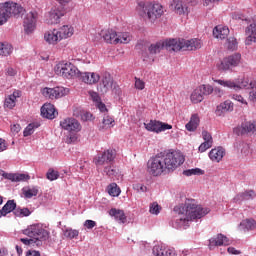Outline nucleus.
I'll return each instance as SVG.
<instances>
[{"label": "nucleus", "mask_w": 256, "mask_h": 256, "mask_svg": "<svg viewBox=\"0 0 256 256\" xmlns=\"http://www.w3.org/2000/svg\"><path fill=\"white\" fill-rule=\"evenodd\" d=\"M183 163H185V156L179 151L160 152L148 160L147 173L152 177H160V175L175 171Z\"/></svg>", "instance_id": "obj_1"}, {"label": "nucleus", "mask_w": 256, "mask_h": 256, "mask_svg": "<svg viewBox=\"0 0 256 256\" xmlns=\"http://www.w3.org/2000/svg\"><path fill=\"white\" fill-rule=\"evenodd\" d=\"M203 43L197 38L190 40H185L183 38H170L164 42H156L152 44L148 51L151 55H157L161 53L163 49L167 51H196V49H201Z\"/></svg>", "instance_id": "obj_2"}, {"label": "nucleus", "mask_w": 256, "mask_h": 256, "mask_svg": "<svg viewBox=\"0 0 256 256\" xmlns=\"http://www.w3.org/2000/svg\"><path fill=\"white\" fill-rule=\"evenodd\" d=\"M174 211L178 213V218L176 219L178 227H185L189 225V221H195L205 217L210 210L209 208H203V206L195 204V202H187L179 208H174Z\"/></svg>", "instance_id": "obj_3"}, {"label": "nucleus", "mask_w": 256, "mask_h": 256, "mask_svg": "<svg viewBox=\"0 0 256 256\" xmlns=\"http://www.w3.org/2000/svg\"><path fill=\"white\" fill-rule=\"evenodd\" d=\"M136 14L144 21L155 23L157 19H161L165 14V8L160 3L149 1H140L136 5Z\"/></svg>", "instance_id": "obj_4"}, {"label": "nucleus", "mask_w": 256, "mask_h": 256, "mask_svg": "<svg viewBox=\"0 0 256 256\" xmlns=\"http://www.w3.org/2000/svg\"><path fill=\"white\" fill-rule=\"evenodd\" d=\"M23 235L30 237L36 242V247H41L43 241L49 239V232L43 228V224H32L22 230Z\"/></svg>", "instance_id": "obj_5"}, {"label": "nucleus", "mask_w": 256, "mask_h": 256, "mask_svg": "<svg viewBox=\"0 0 256 256\" xmlns=\"http://www.w3.org/2000/svg\"><path fill=\"white\" fill-rule=\"evenodd\" d=\"M54 73L58 77H63L64 79H75V77H80L81 72L71 62L60 61L54 66Z\"/></svg>", "instance_id": "obj_6"}, {"label": "nucleus", "mask_w": 256, "mask_h": 256, "mask_svg": "<svg viewBox=\"0 0 256 256\" xmlns=\"http://www.w3.org/2000/svg\"><path fill=\"white\" fill-rule=\"evenodd\" d=\"M0 9L3 10L4 14L8 19L11 17H19V15H23L25 10L23 7L15 2H4L0 4Z\"/></svg>", "instance_id": "obj_7"}, {"label": "nucleus", "mask_w": 256, "mask_h": 256, "mask_svg": "<svg viewBox=\"0 0 256 256\" xmlns=\"http://www.w3.org/2000/svg\"><path fill=\"white\" fill-rule=\"evenodd\" d=\"M37 12L30 11L25 14L23 19V27L26 35H31L37 27Z\"/></svg>", "instance_id": "obj_8"}, {"label": "nucleus", "mask_w": 256, "mask_h": 256, "mask_svg": "<svg viewBox=\"0 0 256 256\" xmlns=\"http://www.w3.org/2000/svg\"><path fill=\"white\" fill-rule=\"evenodd\" d=\"M144 127L147 131L152 133H163V131H168L173 129V126L159 120H150L144 123Z\"/></svg>", "instance_id": "obj_9"}, {"label": "nucleus", "mask_w": 256, "mask_h": 256, "mask_svg": "<svg viewBox=\"0 0 256 256\" xmlns=\"http://www.w3.org/2000/svg\"><path fill=\"white\" fill-rule=\"evenodd\" d=\"M65 13V8L59 6L52 7L46 17L48 25H59L61 17H65Z\"/></svg>", "instance_id": "obj_10"}, {"label": "nucleus", "mask_w": 256, "mask_h": 256, "mask_svg": "<svg viewBox=\"0 0 256 256\" xmlns=\"http://www.w3.org/2000/svg\"><path fill=\"white\" fill-rule=\"evenodd\" d=\"M67 93H69V89L64 87L44 88L42 90V95L48 97V99H61Z\"/></svg>", "instance_id": "obj_11"}, {"label": "nucleus", "mask_w": 256, "mask_h": 256, "mask_svg": "<svg viewBox=\"0 0 256 256\" xmlns=\"http://www.w3.org/2000/svg\"><path fill=\"white\" fill-rule=\"evenodd\" d=\"M60 126L65 131H68L69 133H79L81 131V123L77 121L75 118H65L62 121H60Z\"/></svg>", "instance_id": "obj_12"}, {"label": "nucleus", "mask_w": 256, "mask_h": 256, "mask_svg": "<svg viewBox=\"0 0 256 256\" xmlns=\"http://www.w3.org/2000/svg\"><path fill=\"white\" fill-rule=\"evenodd\" d=\"M214 83H218L222 87H228L229 89H249L251 82L248 79H244L241 83L237 84L231 80H214Z\"/></svg>", "instance_id": "obj_13"}, {"label": "nucleus", "mask_w": 256, "mask_h": 256, "mask_svg": "<svg viewBox=\"0 0 256 256\" xmlns=\"http://www.w3.org/2000/svg\"><path fill=\"white\" fill-rule=\"evenodd\" d=\"M169 7L177 15H189V5L183 0H172Z\"/></svg>", "instance_id": "obj_14"}, {"label": "nucleus", "mask_w": 256, "mask_h": 256, "mask_svg": "<svg viewBox=\"0 0 256 256\" xmlns=\"http://www.w3.org/2000/svg\"><path fill=\"white\" fill-rule=\"evenodd\" d=\"M113 88V77H111V74L104 73L102 76V79L98 85V91L102 93V95H105V93H109L111 89Z\"/></svg>", "instance_id": "obj_15"}, {"label": "nucleus", "mask_w": 256, "mask_h": 256, "mask_svg": "<svg viewBox=\"0 0 256 256\" xmlns=\"http://www.w3.org/2000/svg\"><path fill=\"white\" fill-rule=\"evenodd\" d=\"M100 37L110 45H117V31L111 28H104L99 33Z\"/></svg>", "instance_id": "obj_16"}, {"label": "nucleus", "mask_w": 256, "mask_h": 256, "mask_svg": "<svg viewBox=\"0 0 256 256\" xmlns=\"http://www.w3.org/2000/svg\"><path fill=\"white\" fill-rule=\"evenodd\" d=\"M223 245H231V240L221 233L209 239V249H215V247H221Z\"/></svg>", "instance_id": "obj_17"}, {"label": "nucleus", "mask_w": 256, "mask_h": 256, "mask_svg": "<svg viewBox=\"0 0 256 256\" xmlns=\"http://www.w3.org/2000/svg\"><path fill=\"white\" fill-rule=\"evenodd\" d=\"M79 78L87 85H97L101 80V76L96 72H80Z\"/></svg>", "instance_id": "obj_18"}, {"label": "nucleus", "mask_w": 256, "mask_h": 256, "mask_svg": "<svg viewBox=\"0 0 256 256\" xmlns=\"http://www.w3.org/2000/svg\"><path fill=\"white\" fill-rule=\"evenodd\" d=\"M245 45H253L256 43V21L245 28Z\"/></svg>", "instance_id": "obj_19"}, {"label": "nucleus", "mask_w": 256, "mask_h": 256, "mask_svg": "<svg viewBox=\"0 0 256 256\" xmlns=\"http://www.w3.org/2000/svg\"><path fill=\"white\" fill-rule=\"evenodd\" d=\"M44 41L48 43V45H57L61 40V36L59 34L58 29L50 30L44 34Z\"/></svg>", "instance_id": "obj_20"}, {"label": "nucleus", "mask_w": 256, "mask_h": 256, "mask_svg": "<svg viewBox=\"0 0 256 256\" xmlns=\"http://www.w3.org/2000/svg\"><path fill=\"white\" fill-rule=\"evenodd\" d=\"M41 115L46 119H55L58 115L57 110H55V106L51 103L44 104L41 107Z\"/></svg>", "instance_id": "obj_21"}, {"label": "nucleus", "mask_w": 256, "mask_h": 256, "mask_svg": "<svg viewBox=\"0 0 256 256\" xmlns=\"http://www.w3.org/2000/svg\"><path fill=\"white\" fill-rule=\"evenodd\" d=\"M254 131H256V121L244 122L236 128L238 135H247V133H254Z\"/></svg>", "instance_id": "obj_22"}, {"label": "nucleus", "mask_w": 256, "mask_h": 256, "mask_svg": "<svg viewBox=\"0 0 256 256\" xmlns=\"http://www.w3.org/2000/svg\"><path fill=\"white\" fill-rule=\"evenodd\" d=\"M233 109H234L233 102H231V100H226L217 106L215 114L218 117H221V115H223L224 113H229L233 111Z\"/></svg>", "instance_id": "obj_23"}, {"label": "nucleus", "mask_w": 256, "mask_h": 256, "mask_svg": "<svg viewBox=\"0 0 256 256\" xmlns=\"http://www.w3.org/2000/svg\"><path fill=\"white\" fill-rule=\"evenodd\" d=\"M256 194L253 190H247L245 192H240L234 197V203H243V201H251L255 199Z\"/></svg>", "instance_id": "obj_24"}, {"label": "nucleus", "mask_w": 256, "mask_h": 256, "mask_svg": "<svg viewBox=\"0 0 256 256\" xmlns=\"http://www.w3.org/2000/svg\"><path fill=\"white\" fill-rule=\"evenodd\" d=\"M209 157L214 163H219L225 157V149L223 147L213 148L209 152Z\"/></svg>", "instance_id": "obj_25"}, {"label": "nucleus", "mask_w": 256, "mask_h": 256, "mask_svg": "<svg viewBox=\"0 0 256 256\" xmlns=\"http://www.w3.org/2000/svg\"><path fill=\"white\" fill-rule=\"evenodd\" d=\"M213 36L216 39H227V37H229V28L227 26L218 25L213 29Z\"/></svg>", "instance_id": "obj_26"}, {"label": "nucleus", "mask_w": 256, "mask_h": 256, "mask_svg": "<svg viewBox=\"0 0 256 256\" xmlns=\"http://www.w3.org/2000/svg\"><path fill=\"white\" fill-rule=\"evenodd\" d=\"M113 127H115V118L107 113L104 114L100 131H107V129H111Z\"/></svg>", "instance_id": "obj_27"}, {"label": "nucleus", "mask_w": 256, "mask_h": 256, "mask_svg": "<svg viewBox=\"0 0 256 256\" xmlns=\"http://www.w3.org/2000/svg\"><path fill=\"white\" fill-rule=\"evenodd\" d=\"M15 209H17V203H15V200H8L7 203L0 210V219L1 217H6L7 215H9V213L15 211Z\"/></svg>", "instance_id": "obj_28"}, {"label": "nucleus", "mask_w": 256, "mask_h": 256, "mask_svg": "<svg viewBox=\"0 0 256 256\" xmlns=\"http://www.w3.org/2000/svg\"><path fill=\"white\" fill-rule=\"evenodd\" d=\"M58 33L60 35V39L63 41V39H69V37H73L75 30L72 26L64 25L58 29Z\"/></svg>", "instance_id": "obj_29"}, {"label": "nucleus", "mask_w": 256, "mask_h": 256, "mask_svg": "<svg viewBox=\"0 0 256 256\" xmlns=\"http://www.w3.org/2000/svg\"><path fill=\"white\" fill-rule=\"evenodd\" d=\"M2 177H4V179H9V181H14L16 183L19 181H27V179H29V175L11 174L6 172H2Z\"/></svg>", "instance_id": "obj_30"}, {"label": "nucleus", "mask_w": 256, "mask_h": 256, "mask_svg": "<svg viewBox=\"0 0 256 256\" xmlns=\"http://www.w3.org/2000/svg\"><path fill=\"white\" fill-rule=\"evenodd\" d=\"M109 215H111V217H114V219H116L120 223H127V216H125V212L123 210L112 208L109 211Z\"/></svg>", "instance_id": "obj_31"}, {"label": "nucleus", "mask_w": 256, "mask_h": 256, "mask_svg": "<svg viewBox=\"0 0 256 256\" xmlns=\"http://www.w3.org/2000/svg\"><path fill=\"white\" fill-rule=\"evenodd\" d=\"M228 60V64L230 65V69H233V67H239L241 63V54L240 53H234L232 55H229L226 57Z\"/></svg>", "instance_id": "obj_32"}, {"label": "nucleus", "mask_w": 256, "mask_h": 256, "mask_svg": "<svg viewBox=\"0 0 256 256\" xmlns=\"http://www.w3.org/2000/svg\"><path fill=\"white\" fill-rule=\"evenodd\" d=\"M199 115L193 114L190 118V121L186 124L187 131H195L199 127Z\"/></svg>", "instance_id": "obj_33"}, {"label": "nucleus", "mask_w": 256, "mask_h": 256, "mask_svg": "<svg viewBox=\"0 0 256 256\" xmlns=\"http://www.w3.org/2000/svg\"><path fill=\"white\" fill-rule=\"evenodd\" d=\"M191 102L194 104L201 103L204 99L203 92H201V89L197 87L190 96Z\"/></svg>", "instance_id": "obj_34"}, {"label": "nucleus", "mask_w": 256, "mask_h": 256, "mask_svg": "<svg viewBox=\"0 0 256 256\" xmlns=\"http://www.w3.org/2000/svg\"><path fill=\"white\" fill-rule=\"evenodd\" d=\"M239 47V42H237V38L235 37H229L226 40L225 48L228 51H237V48Z\"/></svg>", "instance_id": "obj_35"}, {"label": "nucleus", "mask_w": 256, "mask_h": 256, "mask_svg": "<svg viewBox=\"0 0 256 256\" xmlns=\"http://www.w3.org/2000/svg\"><path fill=\"white\" fill-rule=\"evenodd\" d=\"M107 193L111 197H119L121 195V188L117 186V183H111L107 186Z\"/></svg>", "instance_id": "obj_36"}, {"label": "nucleus", "mask_w": 256, "mask_h": 256, "mask_svg": "<svg viewBox=\"0 0 256 256\" xmlns=\"http://www.w3.org/2000/svg\"><path fill=\"white\" fill-rule=\"evenodd\" d=\"M131 41V35L127 32H119L117 33L116 36V45H118V43H124L127 44Z\"/></svg>", "instance_id": "obj_37"}, {"label": "nucleus", "mask_w": 256, "mask_h": 256, "mask_svg": "<svg viewBox=\"0 0 256 256\" xmlns=\"http://www.w3.org/2000/svg\"><path fill=\"white\" fill-rule=\"evenodd\" d=\"M216 68L218 71H230L231 66L229 64V60H227V57H224L222 60L218 61Z\"/></svg>", "instance_id": "obj_38"}, {"label": "nucleus", "mask_w": 256, "mask_h": 256, "mask_svg": "<svg viewBox=\"0 0 256 256\" xmlns=\"http://www.w3.org/2000/svg\"><path fill=\"white\" fill-rule=\"evenodd\" d=\"M94 163L96 167H103V165H109L111 162L107 160V157L102 153L94 158Z\"/></svg>", "instance_id": "obj_39"}, {"label": "nucleus", "mask_w": 256, "mask_h": 256, "mask_svg": "<svg viewBox=\"0 0 256 256\" xmlns=\"http://www.w3.org/2000/svg\"><path fill=\"white\" fill-rule=\"evenodd\" d=\"M10 53H13V46L7 43H0V55L7 57Z\"/></svg>", "instance_id": "obj_40"}, {"label": "nucleus", "mask_w": 256, "mask_h": 256, "mask_svg": "<svg viewBox=\"0 0 256 256\" xmlns=\"http://www.w3.org/2000/svg\"><path fill=\"white\" fill-rule=\"evenodd\" d=\"M23 193L26 199H31L32 197H37V195H39V188L37 186H34L32 188L24 190Z\"/></svg>", "instance_id": "obj_41"}, {"label": "nucleus", "mask_w": 256, "mask_h": 256, "mask_svg": "<svg viewBox=\"0 0 256 256\" xmlns=\"http://www.w3.org/2000/svg\"><path fill=\"white\" fill-rule=\"evenodd\" d=\"M64 236L67 237V239H77V237H79V230L67 228L64 230Z\"/></svg>", "instance_id": "obj_42"}, {"label": "nucleus", "mask_w": 256, "mask_h": 256, "mask_svg": "<svg viewBox=\"0 0 256 256\" xmlns=\"http://www.w3.org/2000/svg\"><path fill=\"white\" fill-rule=\"evenodd\" d=\"M104 156L106 157V161L113 163L115 161V157H117V151L115 149H108L103 152Z\"/></svg>", "instance_id": "obj_43"}, {"label": "nucleus", "mask_w": 256, "mask_h": 256, "mask_svg": "<svg viewBox=\"0 0 256 256\" xmlns=\"http://www.w3.org/2000/svg\"><path fill=\"white\" fill-rule=\"evenodd\" d=\"M14 215L16 217H29V215H31V212L29 211V208H16L14 211Z\"/></svg>", "instance_id": "obj_44"}, {"label": "nucleus", "mask_w": 256, "mask_h": 256, "mask_svg": "<svg viewBox=\"0 0 256 256\" xmlns=\"http://www.w3.org/2000/svg\"><path fill=\"white\" fill-rule=\"evenodd\" d=\"M186 177H191V175H204L205 171H203L201 168H194V169H188L183 172Z\"/></svg>", "instance_id": "obj_45"}, {"label": "nucleus", "mask_w": 256, "mask_h": 256, "mask_svg": "<svg viewBox=\"0 0 256 256\" xmlns=\"http://www.w3.org/2000/svg\"><path fill=\"white\" fill-rule=\"evenodd\" d=\"M198 89L201 90V93L205 96V95H211V93H213L214 91V88L213 86L209 85V84H203V85H200L198 87Z\"/></svg>", "instance_id": "obj_46"}, {"label": "nucleus", "mask_w": 256, "mask_h": 256, "mask_svg": "<svg viewBox=\"0 0 256 256\" xmlns=\"http://www.w3.org/2000/svg\"><path fill=\"white\" fill-rule=\"evenodd\" d=\"M250 93L249 100L255 102L256 101V80L250 82Z\"/></svg>", "instance_id": "obj_47"}, {"label": "nucleus", "mask_w": 256, "mask_h": 256, "mask_svg": "<svg viewBox=\"0 0 256 256\" xmlns=\"http://www.w3.org/2000/svg\"><path fill=\"white\" fill-rule=\"evenodd\" d=\"M16 105L15 96H9L5 99L4 107H7V109H13Z\"/></svg>", "instance_id": "obj_48"}, {"label": "nucleus", "mask_w": 256, "mask_h": 256, "mask_svg": "<svg viewBox=\"0 0 256 256\" xmlns=\"http://www.w3.org/2000/svg\"><path fill=\"white\" fill-rule=\"evenodd\" d=\"M243 225L248 231H253V229L256 228V221L253 219H246L243 221Z\"/></svg>", "instance_id": "obj_49"}, {"label": "nucleus", "mask_w": 256, "mask_h": 256, "mask_svg": "<svg viewBox=\"0 0 256 256\" xmlns=\"http://www.w3.org/2000/svg\"><path fill=\"white\" fill-rule=\"evenodd\" d=\"M149 211L152 215H159V213H161V207H160L159 203H157V202L151 203Z\"/></svg>", "instance_id": "obj_50"}, {"label": "nucleus", "mask_w": 256, "mask_h": 256, "mask_svg": "<svg viewBox=\"0 0 256 256\" xmlns=\"http://www.w3.org/2000/svg\"><path fill=\"white\" fill-rule=\"evenodd\" d=\"M35 128H37V126L35 124H29L23 132L24 137H29L30 135H33V133H35Z\"/></svg>", "instance_id": "obj_51"}, {"label": "nucleus", "mask_w": 256, "mask_h": 256, "mask_svg": "<svg viewBox=\"0 0 256 256\" xmlns=\"http://www.w3.org/2000/svg\"><path fill=\"white\" fill-rule=\"evenodd\" d=\"M166 251H167V248H164L162 246H155L153 248V255L154 256H165Z\"/></svg>", "instance_id": "obj_52"}, {"label": "nucleus", "mask_w": 256, "mask_h": 256, "mask_svg": "<svg viewBox=\"0 0 256 256\" xmlns=\"http://www.w3.org/2000/svg\"><path fill=\"white\" fill-rule=\"evenodd\" d=\"M47 179H49V181H56V179H59V172L49 169L47 172Z\"/></svg>", "instance_id": "obj_53"}, {"label": "nucleus", "mask_w": 256, "mask_h": 256, "mask_svg": "<svg viewBox=\"0 0 256 256\" xmlns=\"http://www.w3.org/2000/svg\"><path fill=\"white\" fill-rule=\"evenodd\" d=\"M104 173H106V175H108V177H111L113 179L115 177V175H117V169H115L111 166H107L104 168Z\"/></svg>", "instance_id": "obj_54"}, {"label": "nucleus", "mask_w": 256, "mask_h": 256, "mask_svg": "<svg viewBox=\"0 0 256 256\" xmlns=\"http://www.w3.org/2000/svg\"><path fill=\"white\" fill-rule=\"evenodd\" d=\"M211 147H213V144H211V142H203L199 148L198 151L200 153H205V151H207V149H211Z\"/></svg>", "instance_id": "obj_55"}, {"label": "nucleus", "mask_w": 256, "mask_h": 256, "mask_svg": "<svg viewBox=\"0 0 256 256\" xmlns=\"http://www.w3.org/2000/svg\"><path fill=\"white\" fill-rule=\"evenodd\" d=\"M202 137L204 139V142L206 143H210L213 145V137L211 136V134L207 131H203L202 132Z\"/></svg>", "instance_id": "obj_56"}, {"label": "nucleus", "mask_w": 256, "mask_h": 256, "mask_svg": "<svg viewBox=\"0 0 256 256\" xmlns=\"http://www.w3.org/2000/svg\"><path fill=\"white\" fill-rule=\"evenodd\" d=\"M231 99H234V101H238L239 103H242V105H247V100L239 94H233L231 96Z\"/></svg>", "instance_id": "obj_57"}, {"label": "nucleus", "mask_w": 256, "mask_h": 256, "mask_svg": "<svg viewBox=\"0 0 256 256\" xmlns=\"http://www.w3.org/2000/svg\"><path fill=\"white\" fill-rule=\"evenodd\" d=\"M20 241L24 245H32L33 247H35V245H37V242L33 238H30V239H28V238H21Z\"/></svg>", "instance_id": "obj_58"}, {"label": "nucleus", "mask_w": 256, "mask_h": 256, "mask_svg": "<svg viewBox=\"0 0 256 256\" xmlns=\"http://www.w3.org/2000/svg\"><path fill=\"white\" fill-rule=\"evenodd\" d=\"M135 87L139 89V91H143V89H145V82L139 78H135Z\"/></svg>", "instance_id": "obj_59"}, {"label": "nucleus", "mask_w": 256, "mask_h": 256, "mask_svg": "<svg viewBox=\"0 0 256 256\" xmlns=\"http://www.w3.org/2000/svg\"><path fill=\"white\" fill-rule=\"evenodd\" d=\"M84 227L85 229H93L94 227H97V222L93 221V220H86L84 222Z\"/></svg>", "instance_id": "obj_60"}, {"label": "nucleus", "mask_w": 256, "mask_h": 256, "mask_svg": "<svg viewBox=\"0 0 256 256\" xmlns=\"http://www.w3.org/2000/svg\"><path fill=\"white\" fill-rule=\"evenodd\" d=\"M8 20L9 18L7 17L5 12L2 9H0V25H4V23H7Z\"/></svg>", "instance_id": "obj_61"}, {"label": "nucleus", "mask_w": 256, "mask_h": 256, "mask_svg": "<svg viewBox=\"0 0 256 256\" xmlns=\"http://www.w3.org/2000/svg\"><path fill=\"white\" fill-rule=\"evenodd\" d=\"M134 189H136V191H138L140 193L147 192V186H145L143 184H136V185H134Z\"/></svg>", "instance_id": "obj_62"}, {"label": "nucleus", "mask_w": 256, "mask_h": 256, "mask_svg": "<svg viewBox=\"0 0 256 256\" xmlns=\"http://www.w3.org/2000/svg\"><path fill=\"white\" fill-rule=\"evenodd\" d=\"M82 121H91L93 119V114L90 112H85L81 115Z\"/></svg>", "instance_id": "obj_63"}, {"label": "nucleus", "mask_w": 256, "mask_h": 256, "mask_svg": "<svg viewBox=\"0 0 256 256\" xmlns=\"http://www.w3.org/2000/svg\"><path fill=\"white\" fill-rule=\"evenodd\" d=\"M19 131H21V125L14 124L13 126H11V133H13L14 135H17Z\"/></svg>", "instance_id": "obj_64"}]
</instances>
